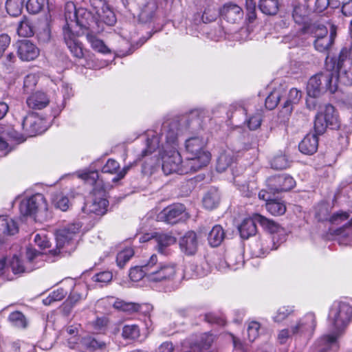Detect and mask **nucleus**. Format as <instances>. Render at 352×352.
I'll return each mask as SVG.
<instances>
[{
	"instance_id": "63",
	"label": "nucleus",
	"mask_w": 352,
	"mask_h": 352,
	"mask_svg": "<svg viewBox=\"0 0 352 352\" xmlns=\"http://www.w3.org/2000/svg\"><path fill=\"white\" fill-rule=\"evenodd\" d=\"M254 184L245 183L239 186V190L244 197H250L256 195Z\"/></svg>"
},
{
	"instance_id": "43",
	"label": "nucleus",
	"mask_w": 352,
	"mask_h": 352,
	"mask_svg": "<svg viewBox=\"0 0 352 352\" xmlns=\"http://www.w3.org/2000/svg\"><path fill=\"white\" fill-rule=\"evenodd\" d=\"M25 0H7L6 8L8 13L12 16L20 15L23 9Z\"/></svg>"
},
{
	"instance_id": "24",
	"label": "nucleus",
	"mask_w": 352,
	"mask_h": 352,
	"mask_svg": "<svg viewBox=\"0 0 352 352\" xmlns=\"http://www.w3.org/2000/svg\"><path fill=\"white\" fill-rule=\"evenodd\" d=\"M50 101V98L45 93L36 91L28 97L26 104L30 109L41 110L45 108Z\"/></svg>"
},
{
	"instance_id": "26",
	"label": "nucleus",
	"mask_w": 352,
	"mask_h": 352,
	"mask_svg": "<svg viewBox=\"0 0 352 352\" xmlns=\"http://www.w3.org/2000/svg\"><path fill=\"white\" fill-rule=\"evenodd\" d=\"M256 214L252 217L245 219L239 226L238 229L241 238L248 239L254 236L257 232Z\"/></svg>"
},
{
	"instance_id": "41",
	"label": "nucleus",
	"mask_w": 352,
	"mask_h": 352,
	"mask_svg": "<svg viewBox=\"0 0 352 352\" xmlns=\"http://www.w3.org/2000/svg\"><path fill=\"white\" fill-rule=\"evenodd\" d=\"M8 320L15 328L25 329L28 327V321L26 317L20 311L12 312L9 315Z\"/></svg>"
},
{
	"instance_id": "33",
	"label": "nucleus",
	"mask_w": 352,
	"mask_h": 352,
	"mask_svg": "<svg viewBox=\"0 0 352 352\" xmlns=\"http://www.w3.org/2000/svg\"><path fill=\"white\" fill-rule=\"evenodd\" d=\"M225 232L219 225L214 226L208 234V241L212 247L219 246L225 238Z\"/></svg>"
},
{
	"instance_id": "28",
	"label": "nucleus",
	"mask_w": 352,
	"mask_h": 352,
	"mask_svg": "<svg viewBox=\"0 0 352 352\" xmlns=\"http://www.w3.org/2000/svg\"><path fill=\"white\" fill-rule=\"evenodd\" d=\"M302 96L301 91L296 88L290 89L287 100L284 103L280 113L285 116H288L293 111V106L298 104Z\"/></svg>"
},
{
	"instance_id": "51",
	"label": "nucleus",
	"mask_w": 352,
	"mask_h": 352,
	"mask_svg": "<svg viewBox=\"0 0 352 352\" xmlns=\"http://www.w3.org/2000/svg\"><path fill=\"white\" fill-rule=\"evenodd\" d=\"M247 19L252 23L256 19V3L254 0H245Z\"/></svg>"
},
{
	"instance_id": "20",
	"label": "nucleus",
	"mask_w": 352,
	"mask_h": 352,
	"mask_svg": "<svg viewBox=\"0 0 352 352\" xmlns=\"http://www.w3.org/2000/svg\"><path fill=\"white\" fill-rule=\"evenodd\" d=\"M155 250L162 254H167L169 246L176 243V238L171 233L154 232Z\"/></svg>"
},
{
	"instance_id": "22",
	"label": "nucleus",
	"mask_w": 352,
	"mask_h": 352,
	"mask_svg": "<svg viewBox=\"0 0 352 352\" xmlns=\"http://www.w3.org/2000/svg\"><path fill=\"white\" fill-rule=\"evenodd\" d=\"M197 234L192 231L186 232L179 240L180 249L186 254H194L197 250Z\"/></svg>"
},
{
	"instance_id": "13",
	"label": "nucleus",
	"mask_w": 352,
	"mask_h": 352,
	"mask_svg": "<svg viewBox=\"0 0 352 352\" xmlns=\"http://www.w3.org/2000/svg\"><path fill=\"white\" fill-rule=\"evenodd\" d=\"M267 183L269 188L274 192L290 190L296 185L293 177L285 174L270 177Z\"/></svg>"
},
{
	"instance_id": "57",
	"label": "nucleus",
	"mask_w": 352,
	"mask_h": 352,
	"mask_svg": "<svg viewBox=\"0 0 352 352\" xmlns=\"http://www.w3.org/2000/svg\"><path fill=\"white\" fill-rule=\"evenodd\" d=\"M316 215L319 221H328L331 216L329 206L327 204H320L317 208Z\"/></svg>"
},
{
	"instance_id": "32",
	"label": "nucleus",
	"mask_w": 352,
	"mask_h": 352,
	"mask_svg": "<svg viewBox=\"0 0 352 352\" xmlns=\"http://www.w3.org/2000/svg\"><path fill=\"white\" fill-rule=\"evenodd\" d=\"M316 318L314 313L309 312L296 323L295 330H314L316 328Z\"/></svg>"
},
{
	"instance_id": "30",
	"label": "nucleus",
	"mask_w": 352,
	"mask_h": 352,
	"mask_svg": "<svg viewBox=\"0 0 352 352\" xmlns=\"http://www.w3.org/2000/svg\"><path fill=\"white\" fill-rule=\"evenodd\" d=\"M309 14V10L305 4H298L294 6L292 17L294 21L298 24H309L307 22Z\"/></svg>"
},
{
	"instance_id": "61",
	"label": "nucleus",
	"mask_w": 352,
	"mask_h": 352,
	"mask_svg": "<svg viewBox=\"0 0 352 352\" xmlns=\"http://www.w3.org/2000/svg\"><path fill=\"white\" fill-rule=\"evenodd\" d=\"M16 60V57L13 53L8 54L3 60L5 72L10 74L14 69V64Z\"/></svg>"
},
{
	"instance_id": "19",
	"label": "nucleus",
	"mask_w": 352,
	"mask_h": 352,
	"mask_svg": "<svg viewBox=\"0 0 352 352\" xmlns=\"http://www.w3.org/2000/svg\"><path fill=\"white\" fill-rule=\"evenodd\" d=\"M340 331H331L324 335L318 342L319 352H327L328 350L337 351L339 348L338 339Z\"/></svg>"
},
{
	"instance_id": "37",
	"label": "nucleus",
	"mask_w": 352,
	"mask_h": 352,
	"mask_svg": "<svg viewBox=\"0 0 352 352\" xmlns=\"http://www.w3.org/2000/svg\"><path fill=\"white\" fill-rule=\"evenodd\" d=\"M219 193L217 189L209 190L203 198V205L208 210L215 208L219 203Z\"/></svg>"
},
{
	"instance_id": "46",
	"label": "nucleus",
	"mask_w": 352,
	"mask_h": 352,
	"mask_svg": "<svg viewBox=\"0 0 352 352\" xmlns=\"http://www.w3.org/2000/svg\"><path fill=\"white\" fill-rule=\"evenodd\" d=\"M290 162L285 155H276L271 161V166L276 170H283L289 167Z\"/></svg>"
},
{
	"instance_id": "2",
	"label": "nucleus",
	"mask_w": 352,
	"mask_h": 352,
	"mask_svg": "<svg viewBox=\"0 0 352 352\" xmlns=\"http://www.w3.org/2000/svg\"><path fill=\"white\" fill-rule=\"evenodd\" d=\"M65 18L66 25L63 28L64 41L74 56L82 58L83 52L81 44L72 29L74 25L87 28L89 23L93 21V16L86 8H76L73 2H67L65 6Z\"/></svg>"
},
{
	"instance_id": "59",
	"label": "nucleus",
	"mask_w": 352,
	"mask_h": 352,
	"mask_svg": "<svg viewBox=\"0 0 352 352\" xmlns=\"http://www.w3.org/2000/svg\"><path fill=\"white\" fill-rule=\"evenodd\" d=\"M54 204L56 208H59L62 211L67 210L69 207V199L60 195H57L54 198Z\"/></svg>"
},
{
	"instance_id": "48",
	"label": "nucleus",
	"mask_w": 352,
	"mask_h": 352,
	"mask_svg": "<svg viewBox=\"0 0 352 352\" xmlns=\"http://www.w3.org/2000/svg\"><path fill=\"white\" fill-rule=\"evenodd\" d=\"M67 292L65 291L63 288H58L52 292L43 302L45 305H50L52 302L61 300L67 295Z\"/></svg>"
},
{
	"instance_id": "4",
	"label": "nucleus",
	"mask_w": 352,
	"mask_h": 352,
	"mask_svg": "<svg viewBox=\"0 0 352 352\" xmlns=\"http://www.w3.org/2000/svg\"><path fill=\"white\" fill-rule=\"evenodd\" d=\"M148 281L166 283L173 280L177 274V266L173 263H159L157 256L153 254L148 258Z\"/></svg>"
},
{
	"instance_id": "47",
	"label": "nucleus",
	"mask_w": 352,
	"mask_h": 352,
	"mask_svg": "<svg viewBox=\"0 0 352 352\" xmlns=\"http://www.w3.org/2000/svg\"><path fill=\"white\" fill-rule=\"evenodd\" d=\"M17 33L19 36L23 37H30L34 34L32 27L25 17L20 21L17 28Z\"/></svg>"
},
{
	"instance_id": "60",
	"label": "nucleus",
	"mask_w": 352,
	"mask_h": 352,
	"mask_svg": "<svg viewBox=\"0 0 352 352\" xmlns=\"http://www.w3.org/2000/svg\"><path fill=\"white\" fill-rule=\"evenodd\" d=\"M119 168L120 164L117 161L113 159H109L102 167V171L105 173L113 174L117 173Z\"/></svg>"
},
{
	"instance_id": "10",
	"label": "nucleus",
	"mask_w": 352,
	"mask_h": 352,
	"mask_svg": "<svg viewBox=\"0 0 352 352\" xmlns=\"http://www.w3.org/2000/svg\"><path fill=\"white\" fill-rule=\"evenodd\" d=\"M162 170L166 175L177 173L180 175L185 174V163L182 161L179 153L173 148L162 157Z\"/></svg>"
},
{
	"instance_id": "7",
	"label": "nucleus",
	"mask_w": 352,
	"mask_h": 352,
	"mask_svg": "<svg viewBox=\"0 0 352 352\" xmlns=\"http://www.w3.org/2000/svg\"><path fill=\"white\" fill-rule=\"evenodd\" d=\"M328 127L331 129L340 127V121L335 108L329 104L320 107L314 122V130L317 135L323 134Z\"/></svg>"
},
{
	"instance_id": "50",
	"label": "nucleus",
	"mask_w": 352,
	"mask_h": 352,
	"mask_svg": "<svg viewBox=\"0 0 352 352\" xmlns=\"http://www.w3.org/2000/svg\"><path fill=\"white\" fill-rule=\"evenodd\" d=\"M9 269L10 268L14 274H21L28 271L22 265L21 261L16 256H14L9 261Z\"/></svg>"
},
{
	"instance_id": "34",
	"label": "nucleus",
	"mask_w": 352,
	"mask_h": 352,
	"mask_svg": "<svg viewBox=\"0 0 352 352\" xmlns=\"http://www.w3.org/2000/svg\"><path fill=\"white\" fill-rule=\"evenodd\" d=\"M213 337L208 333L203 334L200 340L195 342L191 346V349L197 352H210V349L213 342Z\"/></svg>"
},
{
	"instance_id": "5",
	"label": "nucleus",
	"mask_w": 352,
	"mask_h": 352,
	"mask_svg": "<svg viewBox=\"0 0 352 352\" xmlns=\"http://www.w3.org/2000/svg\"><path fill=\"white\" fill-rule=\"evenodd\" d=\"M328 318L336 330H344L352 322V307L345 302L335 301L331 306Z\"/></svg>"
},
{
	"instance_id": "17",
	"label": "nucleus",
	"mask_w": 352,
	"mask_h": 352,
	"mask_svg": "<svg viewBox=\"0 0 352 352\" xmlns=\"http://www.w3.org/2000/svg\"><path fill=\"white\" fill-rule=\"evenodd\" d=\"M185 208L182 204H174L164 208L158 215L157 219L160 221H165L168 223H176L181 218Z\"/></svg>"
},
{
	"instance_id": "27",
	"label": "nucleus",
	"mask_w": 352,
	"mask_h": 352,
	"mask_svg": "<svg viewBox=\"0 0 352 352\" xmlns=\"http://www.w3.org/2000/svg\"><path fill=\"white\" fill-rule=\"evenodd\" d=\"M318 146L317 134H307L298 145L299 150L305 155H312L316 152Z\"/></svg>"
},
{
	"instance_id": "56",
	"label": "nucleus",
	"mask_w": 352,
	"mask_h": 352,
	"mask_svg": "<svg viewBox=\"0 0 352 352\" xmlns=\"http://www.w3.org/2000/svg\"><path fill=\"white\" fill-rule=\"evenodd\" d=\"M261 113L257 112L247 119L245 123L250 130H256L261 126Z\"/></svg>"
},
{
	"instance_id": "54",
	"label": "nucleus",
	"mask_w": 352,
	"mask_h": 352,
	"mask_svg": "<svg viewBox=\"0 0 352 352\" xmlns=\"http://www.w3.org/2000/svg\"><path fill=\"white\" fill-rule=\"evenodd\" d=\"M342 12L346 18L349 19V30L352 34V0H348L343 3Z\"/></svg>"
},
{
	"instance_id": "18",
	"label": "nucleus",
	"mask_w": 352,
	"mask_h": 352,
	"mask_svg": "<svg viewBox=\"0 0 352 352\" xmlns=\"http://www.w3.org/2000/svg\"><path fill=\"white\" fill-rule=\"evenodd\" d=\"M18 56L23 61L34 60L39 54V50L28 40L17 43Z\"/></svg>"
},
{
	"instance_id": "62",
	"label": "nucleus",
	"mask_w": 352,
	"mask_h": 352,
	"mask_svg": "<svg viewBox=\"0 0 352 352\" xmlns=\"http://www.w3.org/2000/svg\"><path fill=\"white\" fill-rule=\"evenodd\" d=\"M349 217V214L346 212H338L331 215L328 221L332 224L338 225L346 220Z\"/></svg>"
},
{
	"instance_id": "1",
	"label": "nucleus",
	"mask_w": 352,
	"mask_h": 352,
	"mask_svg": "<svg viewBox=\"0 0 352 352\" xmlns=\"http://www.w3.org/2000/svg\"><path fill=\"white\" fill-rule=\"evenodd\" d=\"M199 124V118L188 120L187 117H182L180 120L174 119L165 122L162 128L160 137L152 134L151 137L146 139V148L142 152V157H146L160 147V139H164L166 143L173 148H176L178 145V138L182 133L188 131H193ZM148 136H150L148 135Z\"/></svg>"
},
{
	"instance_id": "42",
	"label": "nucleus",
	"mask_w": 352,
	"mask_h": 352,
	"mask_svg": "<svg viewBox=\"0 0 352 352\" xmlns=\"http://www.w3.org/2000/svg\"><path fill=\"white\" fill-rule=\"evenodd\" d=\"M267 210L274 216H279L285 214L286 206L283 202L278 200L271 199L266 203Z\"/></svg>"
},
{
	"instance_id": "21",
	"label": "nucleus",
	"mask_w": 352,
	"mask_h": 352,
	"mask_svg": "<svg viewBox=\"0 0 352 352\" xmlns=\"http://www.w3.org/2000/svg\"><path fill=\"white\" fill-rule=\"evenodd\" d=\"M207 141L204 138L197 135L188 138L185 142V147L188 155L199 153H209L205 148Z\"/></svg>"
},
{
	"instance_id": "11",
	"label": "nucleus",
	"mask_w": 352,
	"mask_h": 352,
	"mask_svg": "<svg viewBox=\"0 0 352 352\" xmlns=\"http://www.w3.org/2000/svg\"><path fill=\"white\" fill-rule=\"evenodd\" d=\"M256 219L257 220L258 223L263 228V229L273 234L272 240L274 243H281L286 240V231L276 222L273 220L267 219L264 216H262L259 214H256Z\"/></svg>"
},
{
	"instance_id": "16",
	"label": "nucleus",
	"mask_w": 352,
	"mask_h": 352,
	"mask_svg": "<svg viewBox=\"0 0 352 352\" xmlns=\"http://www.w3.org/2000/svg\"><path fill=\"white\" fill-rule=\"evenodd\" d=\"M219 14L224 19L231 23L241 21L243 16L241 8L232 2L226 3L220 9Z\"/></svg>"
},
{
	"instance_id": "36",
	"label": "nucleus",
	"mask_w": 352,
	"mask_h": 352,
	"mask_svg": "<svg viewBox=\"0 0 352 352\" xmlns=\"http://www.w3.org/2000/svg\"><path fill=\"white\" fill-rule=\"evenodd\" d=\"M258 8L265 15H276L279 10V2L278 0H260Z\"/></svg>"
},
{
	"instance_id": "6",
	"label": "nucleus",
	"mask_w": 352,
	"mask_h": 352,
	"mask_svg": "<svg viewBox=\"0 0 352 352\" xmlns=\"http://www.w3.org/2000/svg\"><path fill=\"white\" fill-rule=\"evenodd\" d=\"M63 336L67 340V344L71 349H76L81 352L87 350L102 349L105 346L104 342L98 341L83 331V335H79L78 331H63Z\"/></svg>"
},
{
	"instance_id": "39",
	"label": "nucleus",
	"mask_w": 352,
	"mask_h": 352,
	"mask_svg": "<svg viewBox=\"0 0 352 352\" xmlns=\"http://www.w3.org/2000/svg\"><path fill=\"white\" fill-rule=\"evenodd\" d=\"M334 41V34L331 33L329 36L316 38L314 41L315 49L320 52H327Z\"/></svg>"
},
{
	"instance_id": "3",
	"label": "nucleus",
	"mask_w": 352,
	"mask_h": 352,
	"mask_svg": "<svg viewBox=\"0 0 352 352\" xmlns=\"http://www.w3.org/2000/svg\"><path fill=\"white\" fill-rule=\"evenodd\" d=\"M337 90V79L332 71L325 70L311 76L307 85V94L316 98L329 91L333 94Z\"/></svg>"
},
{
	"instance_id": "38",
	"label": "nucleus",
	"mask_w": 352,
	"mask_h": 352,
	"mask_svg": "<svg viewBox=\"0 0 352 352\" xmlns=\"http://www.w3.org/2000/svg\"><path fill=\"white\" fill-rule=\"evenodd\" d=\"M234 155L232 151L227 150L220 154L217 160V170L218 172L225 171L233 162Z\"/></svg>"
},
{
	"instance_id": "14",
	"label": "nucleus",
	"mask_w": 352,
	"mask_h": 352,
	"mask_svg": "<svg viewBox=\"0 0 352 352\" xmlns=\"http://www.w3.org/2000/svg\"><path fill=\"white\" fill-rule=\"evenodd\" d=\"M43 120L36 113L30 112L23 118L21 126L24 135L33 137L43 132Z\"/></svg>"
},
{
	"instance_id": "25",
	"label": "nucleus",
	"mask_w": 352,
	"mask_h": 352,
	"mask_svg": "<svg viewBox=\"0 0 352 352\" xmlns=\"http://www.w3.org/2000/svg\"><path fill=\"white\" fill-rule=\"evenodd\" d=\"M112 305L116 309L128 314L142 311L144 308H145L144 311H148L150 309V306L148 305H140L134 302H127L120 299L115 300Z\"/></svg>"
},
{
	"instance_id": "52",
	"label": "nucleus",
	"mask_w": 352,
	"mask_h": 352,
	"mask_svg": "<svg viewBox=\"0 0 352 352\" xmlns=\"http://www.w3.org/2000/svg\"><path fill=\"white\" fill-rule=\"evenodd\" d=\"M294 311L293 306H283L278 309L276 316L274 317L275 322H282L287 316L292 314Z\"/></svg>"
},
{
	"instance_id": "45",
	"label": "nucleus",
	"mask_w": 352,
	"mask_h": 352,
	"mask_svg": "<svg viewBox=\"0 0 352 352\" xmlns=\"http://www.w3.org/2000/svg\"><path fill=\"white\" fill-rule=\"evenodd\" d=\"M87 39L94 50L104 54L108 53L109 52L104 42L102 40L98 38L96 36L92 34H87Z\"/></svg>"
},
{
	"instance_id": "9",
	"label": "nucleus",
	"mask_w": 352,
	"mask_h": 352,
	"mask_svg": "<svg viewBox=\"0 0 352 352\" xmlns=\"http://www.w3.org/2000/svg\"><path fill=\"white\" fill-rule=\"evenodd\" d=\"M108 205L105 190L103 188H94L91 201L85 204L82 210L87 214L102 216L107 212Z\"/></svg>"
},
{
	"instance_id": "12",
	"label": "nucleus",
	"mask_w": 352,
	"mask_h": 352,
	"mask_svg": "<svg viewBox=\"0 0 352 352\" xmlns=\"http://www.w3.org/2000/svg\"><path fill=\"white\" fill-rule=\"evenodd\" d=\"M46 209L45 198L42 194H36L21 201L19 210L24 216L35 214L40 209Z\"/></svg>"
},
{
	"instance_id": "15",
	"label": "nucleus",
	"mask_w": 352,
	"mask_h": 352,
	"mask_svg": "<svg viewBox=\"0 0 352 352\" xmlns=\"http://www.w3.org/2000/svg\"><path fill=\"white\" fill-rule=\"evenodd\" d=\"M210 160V153H199V154L188 155V157L184 161L185 163V174L192 172H196L202 168L206 166Z\"/></svg>"
},
{
	"instance_id": "35",
	"label": "nucleus",
	"mask_w": 352,
	"mask_h": 352,
	"mask_svg": "<svg viewBox=\"0 0 352 352\" xmlns=\"http://www.w3.org/2000/svg\"><path fill=\"white\" fill-rule=\"evenodd\" d=\"M18 232L16 222L8 216H0V232L13 235Z\"/></svg>"
},
{
	"instance_id": "8",
	"label": "nucleus",
	"mask_w": 352,
	"mask_h": 352,
	"mask_svg": "<svg viewBox=\"0 0 352 352\" xmlns=\"http://www.w3.org/2000/svg\"><path fill=\"white\" fill-rule=\"evenodd\" d=\"M337 74L335 77L337 83L339 82L344 85H352V51L344 47L339 55L337 65Z\"/></svg>"
},
{
	"instance_id": "40",
	"label": "nucleus",
	"mask_w": 352,
	"mask_h": 352,
	"mask_svg": "<svg viewBox=\"0 0 352 352\" xmlns=\"http://www.w3.org/2000/svg\"><path fill=\"white\" fill-rule=\"evenodd\" d=\"M99 19L108 25H113L116 22L114 12L107 5L96 13Z\"/></svg>"
},
{
	"instance_id": "58",
	"label": "nucleus",
	"mask_w": 352,
	"mask_h": 352,
	"mask_svg": "<svg viewBox=\"0 0 352 352\" xmlns=\"http://www.w3.org/2000/svg\"><path fill=\"white\" fill-rule=\"evenodd\" d=\"M37 84V78L34 74H28L25 76L23 83L24 92L28 94L32 91Z\"/></svg>"
},
{
	"instance_id": "49",
	"label": "nucleus",
	"mask_w": 352,
	"mask_h": 352,
	"mask_svg": "<svg viewBox=\"0 0 352 352\" xmlns=\"http://www.w3.org/2000/svg\"><path fill=\"white\" fill-rule=\"evenodd\" d=\"M133 250L131 248H126L120 251L116 257V262L118 265L122 268L124 266L126 262L133 256Z\"/></svg>"
},
{
	"instance_id": "31",
	"label": "nucleus",
	"mask_w": 352,
	"mask_h": 352,
	"mask_svg": "<svg viewBox=\"0 0 352 352\" xmlns=\"http://www.w3.org/2000/svg\"><path fill=\"white\" fill-rule=\"evenodd\" d=\"M148 258L142 261L139 266L132 267L129 272V277L132 281L137 282L143 278L148 281V270L147 269Z\"/></svg>"
},
{
	"instance_id": "44",
	"label": "nucleus",
	"mask_w": 352,
	"mask_h": 352,
	"mask_svg": "<svg viewBox=\"0 0 352 352\" xmlns=\"http://www.w3.org/2000/svg\"><path fill=\"white\" fill-rule=\"evenodd\" d=\"M121 336L126 340V344L133 341L143 342L148 336L147 331H121Z\"/></svg>"
},
{
	"instance_id": "29",
	"label": "nucleus",
	"mask_w": 352,
	"mask_h": 352,
	"mask_svg": "<svg viewBox=\"0 0 352 352\" xmlns=\"http://www.w3.org/2000/svg\"><path fill=\"white\" fill-rule=\"evenodd\" d=\"M302 30L305 34L311 35L315 39L329 36L327 28L324 25L318 23L306 24L303 26Z\"/></svg>"
},
{
	"instance_id": "23",
	"label": "nucleus",
	"mask_w": 352,
	"mask_h": 352,
	"mask_svg": "<svg viewBox=\"0 0 352 352\" xmlns=\"http://www.w3.org/2000/svg\"><path fill=\"white\" fill-rule=\"evenodd\" d=\"M79 229L80 226L78 224H72L67 228L58 230L56 235L57 247L61 248L64 247L66 243H69L73 239L74 236Z\"/></svg>"
},
{
	"instance_id": "55",
	"label": "nucleus",
	"mask_w": 352,
	"mask_h": 352,
	"mask_svg": "<svg viewBox=\"0 0 352 352\" xmlns=\"http://www.w3.org/2000/svg\"><path fill=\"white\" fill-rule=\"evenodd\" d=\"M43 6V0H28L26 9L29 13L37 14L42 10Z\"/></svg>"
},
{
	"instance_id": "64",
	"label": "nucleus",
	"mask_w": 352,
	"mask_h": 352,
	"mask_svg": "<svg viewBox=\"0 0 352 352\" xmlns=\"http://www.w3.org/2000/svg\"><path fill=\"white\" fill-rule=\"evenodd\" d=\"M113 275L110 272H102L96 274L93 280L98 283H107L112 280Z\"/></svg>"
},
{
	"instance_id": "53",
	"label": "nucleus",
	"mask_w": 352,
	"mask_h": 352,
	"mask_svg": "<svg viewBox=\"0 0 352 352\" xmlns=\"http://www.w3.org/2000/svg\"><path fill=\"white\" fill-rule=\"evenodd\" d=\"M280 92L278 91H273L270 93V94L267 97V98L265 99V107L266 108H267L268 109H274L279 100H280Z\"/></svg>"
}]
</instances>
